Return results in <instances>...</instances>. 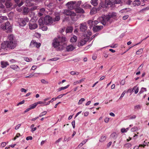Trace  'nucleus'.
Wrapping results in <instances>:
<instances>
[{"label": "nucleus", "mask_w": 149, "mask_h": 149, "mask_svg": "<svg viewBox=\"0 0 149 149\" xmlns=\"http://www.w3.org/2000/svg\"><path fill=\"white\" fill-rule=\"evenodd\" d=\"M60 45L61 48H59L60 50H62L64 49L67 45V39L65 37L62 36H58L56 38Z\"/></svg>", "instance_id": "nucleus-1"}, {"label": "nucleus", "mask_w": 149, "mask_h": 149, "mask_svg": "<svg viewBox=\"0 0 149 149\" xmlns=\"http://www.w3.org/2000/svg\"><path fill=\"white\" fill-rule=\"evenodd\" d=\"M122 3L121 0H106L105 1V6L106 8L111 7L115 4H120Z\"/></svg>", "instance_id": "nucleus-2"}, {"label": "nucleus", "mask_w": 149, "mask_h": 149, "mask_svg": "<svg viewBox=\"0 0 149 149\" xmlns=\"http://www.w3.org/2000/svg\"><path fill=\"white\" fill-rule=\"evenodd\" d=\"M101 18V23L104 26L106 25L108 22H109L110 24H111L112 22L111 20H110V17H109L108 14L106 15H102Z\"/></svg>", "instance_id": "nucleus-3"}, {"label": "nucleus", "mask_w": 149, "mask_h": 149, "mask_svg": "<svg viewBox=\"0 0 149 149\" xmlns=\"http://www.w3.org/2000/svg\"><path fill=\"white\" fill-rule=\"evenodd\" d=\"M29 21V18H20L18 19V24L20 26H24L26 24V22Z\"/></svg>", "instance_id": "nucleus-4"}, {"label": "nucleus", "mask_w": 149, "mask_h": 149, "mask_svg": "<svg viewBox=\"0 0 149 149\" xmlns=\"http://www.w3.org/2000/svg\"><path fill=\"white\" fill-rule=\"evenodd\" d=\"M2 29L8 33H11L12 31V27L8 22H7L5 23Z\"/></svg>", "instance_id": "nucleus-5"}, {"label": "nucleus", "mask_w": 149, "mask_h": 149, "mask_svg": "<svg viewBox=\"0 0 149 149\" xmlns=\"http://www.w3.org/2000/svg\"><path fill=\"white\" fill-rule=\"evenodd\" d=\"M44 23L45 25H51L53 23V20L52 17L49 15H46L44 18Z\"/></svg>", "instance_id": "nucleus-6"}, {"label": "nucleus", "mask_w": 149, "mask_h": 149, "mask_svg": "<svg viewBox=\"0 0 149 149\" xmlns=\"http://www.w3.org/2000/svg\"><path fill=\"white\" fill-rule=\"evenodd\" d=\"M8 49H14L16 46L17 42H9V41H8Z\"/></svg>", "instance_id": "nucleus-7"}, {"label": "nucleus", "mask_w": 149, "mask_h": 149, "mask_svg": "<svg viewBox=\"0 0 149 149\" xmlns=\"http://www.w3.org/2000/svg\"><path fill=\"white\" fill-rule=\"evenodd\" d=\"M62 13L64 15L70 16H76V14L74 12L71 11V10H64L63 12Z\"/></svg>", "instance_id": "nucleus-8"}, {"label": "nucleus", "mask_w": 149, "mask_h": 149, "mask_svg": "<svg viewBox=\"0 0 149 149\" xmlns=\"http://www.w3.org/2000/svg\"><path fill=\"white\" fill-rule=\"evenodd\" d=\"M76 2L75 1L69 2L66 4V6L70 9L72 10L75 9L74 6L75 4H76Z\"/></svg>", "instance_id": "nucleus-9"}, {"label": "nucleus", "mask_w": 149, "mask_h": 149, "mask_svg": "<svg viewBox=\"0 0 149 149\" xmlns=\"http://www.w3.org/2000/svg\"><path fill=\"white\" fill-rule=\"evenodd\" d=\"M29 29L31 30L35 29L38 26L37 24L31 22H30L29 23Z\"/></svg>", "instance_id": "nucleus-10"}, {"label": "nucleus", "mask_w": 149, "mask_h": 149, "mask_svg": "<svg viewBox=\"0 0 149 149\" xmlns=\"http://www.w3.org/2000/svg\"><path fill=\"white\" fill-rule=\"evenodd\" d=\"M52 45V46L55 48L58 47L59 46L60 47V44L56 38H55L53 40Z\"/></svg>", "instance_id": "nucleus-11"}, {"label": "nucleus", "mask_w": 149, "mask_h": 149, "mask_svg": "<svg viewBox=\"0 0 149 149\" xmlns=\"http://www.w3.org/2000/svg\"><path fill=\"white\" fill-rule=\"evenodd\" d=\"M87 29V27L85 23H82L81 24L80 26V29L81 31L84 32Z\"/></svg>", "instance_id": "nucleus-12"}, {"label": "nucleus", "mask_w": 149, "mask_h": 149, "mask_svg": "<svg viewBox=\"0 0 149 149\" xmlns=\"http://www.w3.org/2000/svg\"><path fill=\"white\" fill-rule=\"evenodd\" d=\"M8 41L4 42L1 44V49L6 50L8 48Z\"/></svg>", "instance_id": "nucleus-13"}, {"label": "nucleus", "mask_w": 149, "mask_h": 149, "mask_svg": "<svg viewBox=\"0 0 149 149\" xmlns=\"http://www.w3.org/2000/svg\"><path fill=\"white\" fill-rule=\"evenodd\" d=\"M103 27L102 26H96L93 28V31L94 32H97L102 29Z\"/></svg>", "instance_id": "nucleus-14"}, {"label": "nucleus", "mask_w": 149, "mask_h": 149, "mask_svg": "<svg viewBox=\"0 0 149 149\" xmlns=\"http://www.w3.org/2000/svg\"><path fill=\"white\" fill-rule=\"evenodd\" d=\"M75 10L76 12L77 13L84 14L85 13L84 9L80 7L75 8Z\"/></svg>", "instance_id": "nucleus-15"}, {"label": "nucleus", "mask_w": 149, "mask_h": 149, "mask_svg": "<svg viewBox=\"0 0 149 149\" xmlns=\"http://www.w3.org/2000/svg\"><path fill=\"white\" fill-rule=\"evenodd\" d=\"M75 49V47L72 45H69L66 47V50L68 52L72 51Z\"/></svg>", "instance_id": "nucleus-16"}, {"label": "nucleus", "mask_w": 149, "mask_h": 149, "mask_svg": "<svg viewBox=\"0 0 149 149\" xmlns=\"http://www.w3.org/2000/svg\"><path fill=\"white\" fill-rule=\"evenodd\" d=\"M8 41H9V42H13L16 41L15 38V37L13 34H10L9 35L8 37Z\"/></svg>", "instance_id": "nucleus-17"}, {"label": "nucleus", "mask_w": 149, "mask_h": 149, "mask_svg": "<svg viewBox=\"0 0 149 149\" xmlns=\"http://www.w3.org/2000/svg\"><path fill=\"white\" fill-rule=\"evenodd\" d=\"M73 27L71 26H68L67 27L66 29V33H71L73 31Z\"/></svg>", "instance_id": "nucleus-18"}, {"label": "nucleus", "mask_w": 149, "mask_h": 149, "mask_svg": "<svg viewBox=\"0 0 149 149\" xmlns=\"http://www.w3.org/2000/svg\"><path fill=\"white\" fill-rule=\"evenodd\" d=\"M81 6L85 9H88L91 8V6L88 4L85 3L84 4L81 5Z\"/></svg>", "instance_id": "nucleus-19"}, {"label": "nucleus", "mask_w": 149, "mask_h": 149, "mask_svg": "<svg viewBox=\"0 0 149 149\" xmlns=\"http://www.w3.org/2000/svg\"><path fill=\"white\" fill-rule=\"evenodd\" d=\"M141 4L140 0H135L133 2V4L134 6H138Z\"/></svg>", "instance_id": "nucleus-20"}, {"label": "nucleus", "mask_w": 149, "mask_h": 149, "mask_svg": "<svg viewBox=\"0 0 149 149\" xmlns=\"http://www.w3.org/2000/svg\"><path fill=\"white\" fill-rule=\"evenodd\" d=\"M86 42L84 40L82 39L81 40L80 42H78L77 44V46L79 47L81 46H82L86 43Z\"/></svg>", "instance_id": "nucleus-21"}, {"label": "nucleus", "mask_w": 149, "mask_h": 149, "mask_svg": "<svg viewBox=\"0 0 149 149\" xmlns=\"http://www.w3.org/2000/svg\"><path fill=\"white\" fill-rule=\"evenodd\" d=\"M108 15L109 16V17H110V18H114L116 17L117 16V14L114 12L109 13Z\"/></svg>", "instance_id": "nucleus-22"}, {"label": "nucleus", "mask_w": 149, "mask_h": 149, "mask_svg": "<svg viewBox=\"0 0 149 149\" xmlns=\"http://www.w3.org/2000/svg\"><path fill=\"white\" fill-rule=\"evenodd\" d=\"M77 37L75 36H74L71 37L70 40L71 42H76L77 40Z\"/></svg>", "instance_id": "nucleus-23"}, {"label": "nucleus", "mask_w": 149, "mask_h": 149, "mask_svg": "<svg viewBox=\"0 0 149 149\" xmlns=\"http://www.w3.org/2000/svg\"><path fill=\"white\" fill-rule=\"evenodd\" d=\"M1 64L2 68L6 67L7 66L9 65L7 61L4 62L2 61L1 62Z\"/></svg>", "instance_id": "nucleus-24"}, {"label": "nucleus", "mask_w": 149, "mask_h": 149, "mask_svg": "<svg viewBox=\"0 0 149 149\" xmlns=\"http://www.w3.org/2000/svg\"><path fill=\"white\" fill-rule=\"evenodd\" d=\"M97 13L96 7H94L91 9L90 14L91 15H93L94 14L96 13Z\"/></svg>", "instance_id": "nucleus-25"}, {"label": "nucleus", "mask_w": 149, "mask_h": 149, "mask_svg": "<svg viewBox=\"0 0 149 149\" xmlns=\"http://www.w3.org/2000/svg\"><path fill=\"white\" fill-rule=\"evenodd\" d=\"M5 5L7 8H9L12 6L13 4L10 1H6L5 3Z\"/></svg>", "instance_id": "nucleus-26"}, {"label": "nucleus", "mask_w": 149, "mask_h": 149, "mask_svg": "<svg viewBox=\"0 0 149 149\" xmlns=\"http://www.w3.org/2000/svg\"><path fill=\"white\" fill-rule=\"evenodd\" d=\"M38 23L40 26L43 25L44 24V19L42 17H41L38 20Z\"/></svg>", "instance_id": "nucleus-27"}, {"label": "nucleus", "mask_w": 149, "mask_h": 149, "mask_svg": "<svg viewBox=\"0 0 149 149\" xmlns=\"http://www.w3.org/2000/svg\"><path fill=\"white\" fill-rule=\"evenodd\" d=\"M97 0H91V3L93 6H95L98 5Z\"/></svg>", "instance_id": "nucleus-28"}, {"label": "nucleus", "mask_w": 149, "mask_h": 149, "mask_svg": "<svg viewBox=\"0 0 149 149\" xmlns=\"http://www.w3.org/2000/svg\"><path fill=\"white\" fill-rule=\"evenodd\" d=\"M7 19V18L6 16H0V23L3 22L5 20Z\"/></svg>", "instance_id": "nucleus-29"}, {"label": "nucleus", "mask_w": 149, "mask_h": 149, "mask_svg": "<svg viewBox=\"0 0 149 149\" xmlns=\"http://www.w3.org/2000/svg\"><path fill=\"white\" fill-rule=\"evenodd\" d=\"M69 85H68L62 87L61 88H60L57 89L58 91H61L62 90L68 88L69 87Z\"/></svg>", "instance_id": "nucleus-30"}, {"label": "nucleus", "mask_w": 149, "mask_h": 149, "mask_svg": "<svg viewBox=\"0 0 149 149\" xmlns=\"http://www.w3.org/2000/svg\"><path fill=\"white\" fill-rule=\"evenodd\" d=\"M29 12V10L28 7H24L23 10V13L26 14Z\"/></svg>", "instance_id": "nucleus-31"}, {"label": "nucleus", "mask_w": 149, "mask_h": 149, "mask_svg": "<svg viewBox=\"0 0 149 149\" xmlns=\"http://www.w3.org/2000/svg\"><path fill=\"white\" fill-rule=\"evenodd\" d=\"M117 134L116 132H113L112 133L111 135V137L114 139H115L117 137Z\"/></svg>", "instance_id": "nucleus-32"}, {"label": "nucleus", "mask_w": 149, "mask_h": 149, "mask_svg": "<svg viewBox=\"0 0 149 149\" xmlns=\"http://www.w3.org/2000/svg\"><path fill=\"white\" fill-rule=\"evenodd\" d=\"M60 19V17L59 15L56 16L53 19V22H55L56 21H58Z\"/></svg>", "instance_id": "nucleus-33"}, {"label": "nucleus", "mask_w": 149, "mask_h": 149, "mask_svg": "<svg viewBox=\"0 0 149 149\" xmlns=\"http://www.w3.org/2000/svg\"><path fill=\"white\" fill-rule=\"evenodd\" d=\"M36 41H35L34 40H32L31 42L30 46L32 47H33L36 46Z\"/></svg>", "instance_id": "nucleus-34"}, {"label": "nucleus", "mask_w": 149, "mask_h": 149, "mask_svg": "<svg viewBox=\"0 0 149 149\" xmlns=\"http://www.w3.org/2000/svg\"><path fill=\"white\" fill-rule=\"evenodd\" d=\"M87 23L91 27H92L94 25L93 21L91 20L88 21Z\"/></svg>", "instance_id": "nucleus-35"}, {"label": "nucleus", "mask_w": 149, "mask_h": 149, "mask_svg": "<svg viewBox=\"0 0 149 149\" xmlns=\"http://www.w3.org/2000/svg\"><path fill=\"white\" fill-rule=\"evenodd\" d=\"M85 79H84V78L82 79H81L80 80H79V81H77L74 82V85H76L77 84L80 83L81 82H82V81H84V80H85Z\"/></svg>", "instance_id": "nucleus-36"}, {"label": "nucleus", "mask_w": 149, "mask_h": 149, "mask_svg": "<svg viewBox=\"0 0 149 149\" xmlns=\"http://www.w3.org/2000/svg\"><path fill=\"white\" fill-rule=\"evenodd\" d=\"M37 104L36 103V102L30 105V107L31 108V109H33L35 108L37 106Z\"/></svg>", "instance_id": "nucleus-37"}, {"label": "nucleus", "mask_w": 149, "mask_h": 149, "mask_svg": "<svg viewBox=\"0 0 149 149\" xmlns=\"http://www.w3.org/2000/svg\"><path fill=\"white\" fill-rule=\"evenodd\" d=\"M81 1H78L77 2H76V4H75V5L76 7H79L81 4Z\"/></svg>", "instance_id": "nucleus-38"}, {"label": "nucleus", "mask_w": 149, "mask_h": 149, "mask_svg": "<svg viewBox=\"0 0 149 149\" xmlns=\"http://www.w3.org/2000/svg\"><path fill=\"white\" fill-rule=\"evenodd\" d=\"M143 51V49H140L138 50L136 52V54H139L142 53Z\"/></svg>", "instance_id": "nucleus-39"}, {"label": "nucleus", "mask_w": 149, "mask_h": 149, "mask_svg": "<svg viewBox=\"0 0 149 149\" xmlns=\"http://www.w3.org/2000/svg\"><path fill=\"white\" fill-rule=\"evenodd\" d=\"M84 38H83V40H84L86 42L88 41L90 38L89 36H86V37H85V36H84Z\"/></svg>", "instance_id": "nucleus-40"}, {"label": "nucleus", "mask_w": 149, "mask_h": 149, "mask_svg": "<svg viewBox=\"0 0 149 149\" xmlns=\"http://www.w3.org/2000/svg\"><path fill=\"white\" fill-rule=\"evenodd\" d=\"M136 86H134L132 89H129L127 91V92H128L129 91L130 93L134 91V90L136 89Z\"/></svg>", "instance_id": "nucleus-41"}, {"label": "nucleus", "mask_w": 149, "mask_h": 149, "mask_svg": "<svg viewBox=\"0 0 149 149\" xmlns=\"http://www.w3.org/2000/svg\"><path fill=\"white\" fill-rule=\"evenodd\" d=\"M68 93H66L62 94L60 95H59L57 97H56L55 98L56 99V100L57 99L61 98V97H62L63 96L66 95V94H67Z\"/></svg>", "instance_id": "nucleus-42"}, {"label": "nucleus", "mask_w": 149, "mask_h": 149, "mask_svg": "<svg viewBox=\"0 0 149 149\" xmlns=\"http://www.w3.org/2000/svg\"><path fill=\"white\" fill-rule=\"evenodd\" d=\"M85 100L84 98H81L79 100V102H78V104L79 105L81 104L82 102L84 101Z\"/></svg>", "instance_id": "nucleus-43"}, {"label": "nucleus", "mask_w": 149, "mask_h": 149, "mask_svg": "<svg viewBox=\"0 0 149 149\" xmlns=\"http://www.w3.org/2000/svg\"><path fill=\"white\" fill-rule=\"evenodd\" d=\"M41 81L42 83L43 84H48V82L47 81H46L44 79H42L41 80Z\"/></svg>", "instance_id": "nucleus-44"}, {"label": "nucleus", "mask_w": 149, "mask_h": 149, "mask_svg": "<svg viewBox=\"0 0 149 149\" xmlns=\"http://www.w3.org/2000/svg\"><path fill=\"white\" fill-rule=\"evenodd\" d=\"M10 67L11 68L15 70V69H17L18 67L17 65H11Z\"/></svg>", "instance_id": "nucleus-45"}, {"label": "nucleus", "mask_w": 149, "mask_h": 149, "mask_svg": "<svg viewBox=\"0 0 149 149\" xmlns=\"http://www.w3.org/2000/svg\"><path fill=\"white\" fill-rule=\"evenodd\" d=\"M47 113V112L46 111H44L41 113L39 115V117H41L42 116L45 115Z\"/></svg>", "instance_id": "nucleus-46"}, {"label": "nucleus", "mask_w": 149, "mask_h": 149, "mask_svg": "<svg viewBox=\"0 0 149 149\" xmlns=\"http://www.w3.org/2000/svg\"><path fill=\"white\" fill-rule=\"evenodd\" d=\"M106 139V137L105 136H102L101 137V139L100 141L101 142H103Z\"/></svg>", "instance_id": "nucleus-47"}, {"label": "nucleus", "mask_w": 149, "mask_h": 149, "mask_svg": "<svg viewBox=\"0 0 149 149\" xmlns=\"http://www.w3.org/2000/svg\"><path fill=\"white\" fill-rule=\"evenodd\" d=\"M16 3L17 4V6L19 7H20V6H21L23 5V4L24 3V2H23V1H21V2H20L19 3V2H18V3Z\"/></svg>", "instance_id": "nucleus-48"}, {"label": "nucleus", "mask_w": 149, "mask_h": 149, "mask_svg": "<svg viewBox=\"0 0 149 149\" xmlns=\"http://www.w3.org/2000/svg\"><path fill=\"white\" fill-rule=\"evenodd\" d=\"M47 29V27L46 26H44L41 27V29L44 31H46Z\"/></svg>", "instance_id": "nucleus-49"}, {"label": "nucleus", "mask_w": 149, "mask_h": 149, "mask_svg": "<svg viewBox=\"0 0 149 149\" xmlns=\"http://www.w3.org/2000/svg\"><path fill=\"white\" fill-rule=\"evenodd\" d=\"M138 130V128L137 127H132L131 129V130L132 132H134Z\"/></svg>", "instance_id": "nucleus-50"}, {"label": "nucleus", "mask_w": 149, "mask_h": 149, "mask_svg": "<svg viewBox=\"0 0 149 149\" xmlns=\"http://www.w3.org/2000/svg\"><path fill=\"white\" fill-rule=\"evenodd\" d=\"M125 145L126 146V147L129 148L132 146V144L130 143H126Z\"/></svg>", "instance_id": "nucleus-51"}, {"label": "nucleus", "mask_w": 149, "mask_h": 149, "mask_svg": "<svg viewBox=\"0 0 149 149\" xmlns=\"http://www.w3.org/2000/svg\"><path fill=\"white\" fill-rule=\"evenodd\" d=\"M37 105L38 104H45L46 103V102H42V101H38V102H36Z\"/></svg>", "instance_id": "nucleus-52"}, {"label": "nucleus", "mask_w": 149, "mask_h": 149, "mask_svg": "<svg viewBox=\"0 0 149 149\" xmlns=\"http://www.w3.org/2000/svg\"><path fill=\"white\" fill-rule=\"evenodd\" d=\"M141 106L140 105H136L134 106V108L136 109H141Z\"/></svg>", "instance_id": "nucleus-53"}, {"label": "nucleus", "mask_w": 149, "mask_h": 149, "mask_svg": "<svg viewBox=\"0 0 149 149\" xmlns=\"http://www.w3.org/2000/svg\"><path fill=\"white\" fill-rule=\"evenodd\" d=\"M6 142H3L1 143V146L2 147H4L6 146Z\"/></svg>", "instance_id": "nucleus-54"}, {"label": "nucleus", "mask_w": 149, "mask_h": 149, "mask_svg": "<svg viewBox=\"0 0 149 149\" xmlns=\"http://www.w3.org/2000/svg\"><path fill=\"white\" fill-rule=\"evenodd\" d=\"M33 139V138L31 136H27L26 137V139L27 140H31Z\"/></svg>", "instance_id": "nucleus-55"}, {"label": "nucleus", "mask_w": 149, "mask_h": 149, "mask_svg": "<svg viewBox=\"0 0 149 149\" xmlns=\"http://www.w3.org/2000/svg\"><path fill=\"white\" fill-rule=\"evenodd\" d=\"M59 59L58 58H54L50 59V60L52 61H56Z\"/></svg>", "instance_id": "nucleus-56"}, {"label": "nucleus", "mask_w": 149, "mask_h": 149, "mask_svg": "<svg viewBox=\"0 0 149 149\" xmlns=\"http://www.w3.org/2000/svg\"><path fill=\"white\" fill-rule=\"evenodd\" d=\"M125 83V80H122L120 83V84L123 85H124Z\"/></svg>", "instance_id": "nucleus-57"}, {"label": "nucleus", "mask_w": 149, "mask_h": 149, "mask_svg": "<svg viewBox=\"0 0 149 149\" xmlns=\"http://www.w3.org/2000/svg\"><path fill=\"white\" fill-rule=\"evenodd\" d=\"M75 120H74L73 121L72 123V125L73 126V128H74L75 127Z\"/></svg>", "instance_id": "nucleus-58"}, {"label": "nucleus", "mask_w": 149, "mask_h": 149, "mask_svg": "<svg viewBox=\"0 0 149 149\" xmlns=\"http://www.w3.org/2000/svg\"><path fill=\"white\" fill-rule=\"evenodd\" d=\"M25 102V101L24 100H23L21 102H19L18 104H17V105L18 106L19 105L21 104H23Z\"/></svg>", "instance_id": "nucleus-59"}, {"label": "nucleus", "mask_w": 149, "mask_h": 149, "mask_svg": "<svg viewBox=\"0 0 149 149\" xmlns=\"http://www.w3.org/2000/svg\"><path fill=\"white\" fill-rule=\"evenodd\" d=\"M109 120V118H106L104 120V121L106 123H107L108 122Z\"/></svg>", "instance_id": "nucleus-60"}, {"label": "nucleus", "mask_w": 149, "mask_h": 149, "mask_svg": "<svg viewBox=\"0 0 149 149\" xmlns=\"http://www.w3.org/2000/svg\"><path fill=\"white\" fill-rule=\"evenodd\" d=\"M40 45H41V44L40 43H38L37 42H36V47L38 48H39L40 46Z\"/></svg>", "instance_id": "nucleus-61"}, {"label": "nucleus", "mask_w": 149, "mask_h": 149, "mask_svg": "<svg viewBox=\"0 0 149 149\" xmlns=\"http://www.w3.org/2000/svg\"><path fill=\"white\" fill-rule=\"evenodd\" d=\"M125 91H124L123 92L122 94L121 95L120 97L119 98V99H121L122 97H123L124 96V95L125 94Z\"/></svg>", "instance_id": "nucleus-62"}, {"label": "nucleus", "mask_w": 149, "mask_h": 149, "mask_svg": "<svg viewBox=\"0 0 149 149\" xmlns=\"http://www.w3.org/2000/svg\"><path fill=\"white\" fill-rule=\"evenodd\" d=\"M132 2L131 0H128L126 4L128 5H130Z\"/></svg>", "instance_id": "nucleus-63"}, {"label": "nucleus", "mask_w": 149, "mask_h": 149, "mask_svg": "<svg viewBox=\"0 0 149 149\" xmlns=\"http://www.w3.org/2000/svg\"><path fill=\"white\" fill-rule=\"evenodd\" d=\"M129 17L128 15H126L123 16V19L125 20L127 19Z\"/></svg>", "instance_id": "nucleus-64"}]
</instances>
